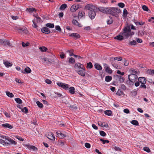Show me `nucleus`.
<instances>
[{"instance_id": "f257e3e1", "label": "nucleus", "mask_w": 154, "mask_h": 154, "mask_svg": "<svg viewBox=\"0 0 154 154\" xmlns=\"http://www.w3.org/2000/svg\"><path fill=\"white\" fill-rule=\"evenodd\" d=\"M109 8L108 14H110L113 16L117 17L118 15L117 14L120 13L121 11L119 9L114 7Z\"/></svg>"}, {"instance_id": "f03ea898", "label": "nucleus", "mask_w": 154, "mask_h": 154, "mask_svg": "<svg viewBox=\"0 0 154 154\" xmlns=\"http://www.w3.org/2000/svg\"><path fill=\"white\" fill-rule=\"evenodd\" d=\"M131 29L129 27H126L123 29V31L121 33L122 35L124 38H127L130 37V31Z\"/></svg>"}, {"instance_id": "7ed1b4c3", "label": "nucleus", "mask_w": 154, "mask_h": 154, "mask_svg": "<svg viewBox=\"0 0 154 154\" xmlns=\"http://www.w3.org/2000/svg\"><path fill=\"white\" fill-rule=\"evenodd\" d=\"M138 80L141 84L140 87L144 89H146V86L145 84L146 82V78L144 77H140L138 78Z\"/></svg>"}, {"instance_id": "20e7f679", "label": "nucleus", "mask_w": 154, "mask_h": 154, "mask_svg": "<svg viewBox=\"0 0 154 154\" xmlns=\"http://www.w3.org/2000/svg\"><path fill=\"white\" fill-rule=\"evenodd\" d=\"M85 9L89 10V11H92L94 10L97 11V8L91 4H88L86 5L85 7Z\"/></svg>"}, {"instance_id": "39448f33", "label": "nucleus", "mask_w": 154, "mask_h": 154, "mask_svg": "<svg viewBox=\"0 0 154 154\" xmlns=\"http://www.w3.org/2000/svg\"><path fill=\"white\" fill-rule=\"evenodd\" d=\"M137 78V75L133 73H131L128 76V78L130 81L133 84L136 81Z\"/></svg>"}, {"instance_id": "423d86ee", "label": "nucleus", "mask_w": 154, "mask_h": 154, "mask_svg": "<svg viewBox=\"0 0 154 154\" xmlns=\"http://www.w3.org/2000/svg\"><path fill=\"white\" fill-rule=\"evenodd\" d=\"M98 10L102 12L103 13L108 14L109 8H105L104 7H100L98 8H97V11Z\"/></svg>"}, {"instance_id": "0eeeda50", "label": "nucleus", "mask_w": 154, "mask_h": 154, "mask_svg": "<svg viewBox=\"0 0 154 154\" xmlns=\"http://www.w3.org/2000/svg\"><path fill=\"white\" fill-rule=\"evenodd\" d=\"M74 68L76 69H82L85 71V69L84 67L83 64H81L79 63H76L74 66Z\"/></svg>"}, {"instance_id": "6e6552de", "label": "nucleus", "mask_w": 154, "mask_h": 154, "mask_svg": "<svg viewBox=\"0 0 154 154\" xmlns=\"http://www.w3.org/2000/svg\"><path fill=\"white\" fill-rule=\"evenodd\" d=\"M81 7L79 5L74 4L71 6L70 8V11L72 12H75L77 10L80 8Z\"/></svg>"}, {"instance_id": "1a4fd4ad", "label": "nucleus", "mask_w": 154, "mask_h": 154, "mask_svg": "<svg viewBox=\"0 0 154 154\" xmlns=\"http://www.w3.org/2000/svg\"><path fill=\"white\" fill-rule=\"evenodd\" d=\"M0 44L2 45L11 46V43L10 42L5 39H0Z\"/></svg>"}, {"instance_id": "9d476101", "label": "nucleus", "mask_w": 154, "mask_h": 154, "mask_svg": "<svg viewBox=\"0 0 154 154\" xmlns=\"http://www.w3.org/2000/svg\"><path fill=\"white\" fill-rule=\"evenodd\" d=\"M104 68H105V70L106 72L109 73V74H111L112 72V71L111 69H110L109 66L106 63L104 64Z\"/></svg>"}, {"instance_id": "9b49d317", "label": "nucleus", "mask_w": 154, "mask_h": 154, "mask_svg": "<svg viewBox=\"0 0 154 154\" xmlns=\"http://www.w3.org/2000/svg\"><path fill=\"white\" fill-rule=\"evenodd\" d=\"M95 11L88 12L89 16L91 19H94L95 17L96 14Z\"/></svg>"}, {"instance_id": "f8f14e48", "label": "nucleus", "mask_w": 154, "mask_h": 154, "mask_svg": "<svg viewBox=\"0 0 154 154\" xmlns=\"http://www.w3.org/2000/svg\"><path fill=\"white\" fill-rule=\"evenodd\" d=\"M47 137L49 139L51 140H54L55 139V137L54 136V134L52 132L48 133V134L47 135Z\"/></svg>"}, {"instance_id": "ddd939ff", "label": "nucleus", "mask_w": 154, "mask_h": 154, "mask_svg": "<svg viewBox=\"0 0 154 154\" xmlns=\"http://www.w3.org/2000/svg\"><path fill=\"white\" fill-rule=\"evenodd\" d=\"M2 126L5 128L12 129L13 128V126L8 123L3 124Z\"/></svg>"}, {"instance_id": "4468645a", "label": "nucleus", "mask_w": 154, "mask_h": 154, "mask_svg": "<svg viewBox=\"0 0 154 154\" xmlns=\"http://www.w3.org/2000/svg\"><path fill=\"white\" fill-rule=\"evenodd\" d=\"M41 31L45 34H49L50 32V30L47 27H44L41 29Z\"/></svg>"}, {"instance_id": "2eb2a0df", "label": "nucleus", "mask_w": 154, "mask_h": 154, "mask_svg": "<svg viewBox=\"0 0 154 154\" xmlns=\"http://www.w3.org/2000/svg\"><path fill=\"white\" fill-rule=\"evenodd\" d=\"M7 140H3L0 139V143L5 146H9L10 145V143L7 142Z\"/></svg>"}, {"instance_id": "dca6fc26", "label": "nucleus", "mask_w": 154, "mask_h": 154, "mask_svg": "<svg viewBox=\"0 0 154 154\" xmlns=\"http://www.w3.org/2000/svg\"><path fill=\"white\" fill-rule=\"evenodd\" d=\"M21 71L22 73H31V70L29 67H27L25 69L24 71L22 70H21Z\"/></svg>"}, {"instance_id": "f3484780", "label": "nucleus", "mask_w": 154, "mask_h": 154, "mask_svg": "<svg viewBox=\"0 0 154 154\" xmlns=\"http://www.w3.org/2000/svg\"><path fill=\"white\" fill-rule=\"evenodd\" d=\"M69 35L71 37H74L75 38H78L80 37V35L77 33H72Z\"/></svg>"}, {"instance_id": "a211bd4d", "label": "nucleus", "mask_w": 154, "mask_h": 154, "mask_svg": "<svg viewBox=\"0 0 154 154\" xmlns=\"http://www.w3.org/2000/svg\"><path fill=\"white\" fill-rule=\"evenodd\" d=\"M25 145L29 149H32L33 150H35L37 149V148L35 146L29 144H26Z\"/></svg>"}, {"instance_id": "6ab92c4d", "label": "nucleus", "mask_w": 154, "mask_h": 154, "mask_svg": "<svg viewBox=\"0 0 154 154\" xmlns=\"http://www.w3.org/2000/svg\"><path fill=\"white\" fill-rule=\"evenodd\" d=\"M124 38V37L122 35H119L114 37V39H117L119 40H122Z\"/></svg>"}, {"instance_id": "aec40b11", "label": "nucleus", "mask_w": 154, "mask_h": 154, "mask_svg": "<svg viewBox=\"0 0 154 154\" xmlns=\"http://www.w3.org/2000/svg\"><path fill=\"white\" fill-rule=\"evenodd\" d=\"M57 135L58 136H60L61 137H64L66 136V134H63L60 131L56 132Z\"/></svg>"}, {"instance_id": "412c9836", "label": "nucleus", "mask_w": 154, "mask_h": 154, "mask_svg": "<svg viewBox=\"0 0 154 154\" xmlns=\"http://www.w3.org/2000/svg\"><path fill=\"white\" fill-rule=\"evenodd\" d=\"M4 63L6 67L11 66L13 65L12 63H10L8 61H4Z\"/></svg>"}, {"instance_id": "4be33fe9", "label": "nucleus", "mask_w": 154, "mask_h": 154, "mask_svg": "<svg viewBox=\"0 0 154 154\" xmlns=\"http://www.w3.org/2000/svg\"><path fill=\"white\" fill-rule=\"evenodd\" d=\"M94 66L95 68L99 70H100L102 69L101 66L98 63H95Z\"/></svg>"}, {"instance_id": "5701e85b", "label": "nucleus", "mask_w": 154, "mask_h": 154, "mask_svg": "<svg viewBox=\"0 0 154 154\" xmlns=\"http://www.w3.org/2000/svg\"><path fill=\"white\" fill-rule=\"evenodd\" d=\"M72 23L75 25L78 26L79 27L82 26L81 24H80L78 21L75 20H73L72 21Z\"/></svg>"}, {"instance_id": "b1692460", "label": "nucleus", "mask_w": 154, "mask_h": 154, "mask_svg": "<svg viewBox=\"0 0 154 154\" xmlns=\"http://www.w3.org/2000/svg\"><path fill=\"white\" fill-rule=\"evenodd\" d=\"M98 125L100 126L103 127L107 128L109 126L107 124H103L101 122H98Z\"/></svg>"}, {"instance_id": "393cba45", "label": "nucleus", "mask_w": 154, "mask_h": 154, "mask_svg": "<svg viewBox=\"0 0 154 154\" xmlns=\"http://www.w3.org/2000/svg\"><path fill=\"white\" fill-rule=\"evenodd\" d=\"M85 71L84 70H79L77 71L78 74L82 76H84L85 75Z\"/></svg>"}, {"instance_id": "a878e982", "label": "nucleus", "mask_w": 154, "mask_h": 154, "mask_svg": "<svg viewBox=\"0 0 154 154\" xmlns=\"http://www.w3.org/2000/svg\"><path fill=\"white\" fill-rule=\"evenodd\" d=\"M69 92L70 94H73L75 93V89L74 87H70L69 88Z\"/></svg>"}, {"instance_id": "bb28decb", "label": "nucleus", "mask_w": 154, "mask_h": 154, "mask_svg": "<svg viewBox=\"0 0 154 154\" xmlns=\"http://www.w3.org/2000/svg\"><path fill=\"white\" fill-rule=\"evenodd\" d=\"M7 140L12 144L16 145L17 144L16 142L14 140H13L10 138L9 137H8V139Z\"/></svg>"}, {"instance_id": "cd10ccee", "label": "nucleus", "mask_w": 154, "mask_h": 154, "mask_svg": "<svg viewBox=\"0 0 154 154\" xmlns=\"http://www.w3.org/2000/svg\"><path fill=\"white\" fill-rule=\"evenodd\" d=\"M67 7V5L66 4H63L62 5L60 8V10H63Z\"/></svg>"}, {"instance_id": "c85d7f7f", "label": "nucleus", "mask_w": 154, "mask_h": 154, "mask_svg": "<svg viewBox=\"0 0 154 154\" xmlns=\"http://www.w3.org/2000/svg\"><path fill=\"white\" fill-rule=\"evenodd\" d=\"M45 26L47 27H48L50 28H53L54 26V25L53 23H48L46 24Z\"/></svg>"}, {"instance_id": "c756f323", "label": "nucleus", "mask_w": 154, "mask_h": 154, "mask_svg": "<svg viewBox=\"0 0 154 154\" xmlns=\"http://www.w3.org/2000/svg\"><path fill=\"white\" fill-rule=\"evenodd\" d=\"M105 114L108 116H110L111 115L112 112L110 110H106L104 111Z\"/></svg>"}, {"instance_id": "7c9ffc66", "label": "nucleus", "mask_w": 154, "mask_h": 154, "mask_svg": "<svg viewBox=\"0 0 154 154\" xmlns=\"http://www.w3.org/2000/svg\"><path fill=\"white\" fill-rule=\"evenodd\" d=\"M6 95L8 97L12 98L14 97V94L11 93H10L9 91H6Z\"/></svg>"}, {"instance_id": "2f4dec72", "label": "nucleus", "mask_w": 154, "mask_h": 154, "mask_svg": "<svg viewBox=\"0 0 154 154\" xmlns=\"http://www.w3.org/2000/svg\"><path fill=\"white\" fill-rule=\"evenodd\" d=\"M112 77L110 76H106L105 77V81L107 82L110 81L112 79Z\"/></svg>"}, {"instance_id": "473e14b6", "label": "nucleus", "mask_w": 154, "mask_h": 154, "mask_svg": "<svg viewBox=\"0 0 154 154\" xmlns=\"http://www.w3.org/2000/svg\"><path fill=\"white\" fill-rule=\"evenodd\" d=\"M69 108L71 109H77V107L75 105H69L68 106Z\"/></svg>"}, {"instance_id": "72a5a7b5", "label": "nucleus", "mask_w": 154, "mask_h": 154, "mask_svg": "<svg viewBox=\"0 0 154 154\" xmlns=\"http://www.w3.org/2000/svg\"><path fill=\"white\" fill-rule=\"evenodd\" d=\"M15 100L18 103L21 104L22 103V100L19 98H17L15 99Z\"/></svg>"}, {"instance_id": "f704fd0d", "label": "nucleus", "mask_w": 154, "mask_h": 154, "mask_svg": "<svg viewBox=\"0 0 154 154\" xmlns=\"http://www.w3.org/2000/svg\"><path fill=\"white\" fill-rule=\"evenodd\" d=\"M36 103L38 107L40 108H42L43 106L42 104L39 101H38L36 102Z\"/></svg>"}, {"instance_id": "c9c22d12", "label": "nucleus", "mask_w": 154, "mask_h": 154, "mask_svg": "<svg viewBox=\"0 0 154 154\" xmlns=\"http://www.w3.org/2000/svg\"><path fill=\"white\" fill-rule=\"evenodd\" d=\"M137 44V42L135 40H133L130 42L128 45L133 46L136 45Z\"/></svg>"}, {"instance_id": "e433bc0d", "label": "nucleus", "mask_w": 154, "mask_h": 154, "mask_svg": "<svg viewBox=\"0 0 154 154\" xmlns=\"http://www.w3.org/2000/svg\"><path fill=\"white\" fill-rule=\"evenodd\" d=\"M69 86V85L64 83L62 88L66 90H67L68 89Z\"/></svg>"}, {"instance_id": "4c0bfd02", "label": "nucleus", "mask_w": 154, "mask_h": 154, "mask_svg": "<svg viewBox=\"0 0 154 154\" xmlns=\"http://www.w3.org/2000/svg\"><path fill=\"white\" fill-rule=\"evenodd\" d=\"M39 49L42 52H45L48 50V49L44 46L40 47L39 48Z\"/></svg>"}, {"instance_id": "58836bf2", "label": "nucleus", "mask_w": 154, "mask_h": 154, "mask_svg": "<svg viewBox=\"0 0 154 154\" xmlns=\"http://www.w3.org/2000/svg\"><path fill=\"white\" fill-rule=\"evenodd\" d=\"M87 68L91 69L93 66L92 63L91 62L87 63Z\"/></svg>"}, {"instance_id": "ea45409f", "label": "nucleus", "mask_w": 154, "mask_h": 154, "mask_svg": "<svg viewBox=\"0 0 154 154\" xmlns=\"http://www.w3.org/2000/svg\"><path fill=\"white\" fill-rule=\"evenodd\" d=\"M131 123L132 124L135 125H139L138 121L136 120H133L131 121Z\"/></svg>"}, {"instance_id": "a19ab883", "label": "nucleus", "mask_w": 154, "mask_h": 154, "mask_svg": "<svg viewBox=\"0 0 154 154\" xmlns=\"http://www.w3.org/2000/svg\"><path fill=\"white\" fill-rule=\"evenodd\" d=\"M27 10L29 12H31L33 11H36V9L33 8H28Z\"/></svg>"}, {"instance_id": "79ce46f5", "label": "nucleus", "mask_w": 154, "mask_h": 154, "mask_svg": "<svg viewBox=\"0 0 154 154\" xmlns=\"http://www.w3.org/2000/svg\"><path fill=\"white\" fill-rule=\"evenodd\" d=\"M73 49L68 50L67 51V52L69 53V55L70 56H72L74 55V54L73 53Z\"/></svg>"}, {"instance_id": "37998d69", "label": "nucleus", "mask_w": 154, "mask_h": 154, "mask_svg": "<svg viewBox=\"0 0 154 154\" xmlns=\"http://www.w3.org/2000/svg\"><path fill=\"white\" fill-rule=\"evenodd\" d=\"M69 62L72 64H73L75 62V59L72 57H70L69 59Z\"/></svg>"}, {"instance_id": "c03bdc74", "label": "nucleus", "mask_w": 154, "mask_h": 154, "mask_svg": "<svg viewBox=\"0 0 154 154\" xmlns=\"http://www.w3.org/2000/svg\"><path fill=\"white\" fill-rule=\"evenodd\" d=\"M143 150L147 152H150V150L149 148L147 147H144L143 148Z\"/></svg>"}, {"instance_id": "a18cd8bd", "label": "nucleus", "mask_w": 154, "mask_h": 154, "mask_svg": "<svg viewBox=\"0 0 154 154\" xmlns=\"http://www.w3.org/2000/svg\"><path fill=\"white\" fill-rule=\"evenodd\" d=\"M3 113L7 118H10L11 117V115L9 113H8L5 111H4Z\"/></svg>"}, {"instance_id": "49530a36", "label": "nucleus", "mask_w": 154, "mask_h": 154, "mask_svg": "<svg viewBox=\"0 0 154 154\" xmlns=\"http://www.w3.org/2000/svg\"><path fill=\"white\" fill-rule=\"evenodd\" d=\"M142 8L144 11H148L149 10L148 7L145 5H143L142 7Z\"/></svg>"}, {"instance_id": "de8ad7c7", "label": "nucleus", "mask_w": 154, "mask_h": 154, "mask_svg": "<svg viewBox=\"0 0 154 154\" xmlns=\"http://www.w3.org/2000/svg\"><path fill=\"white\" fill-rule=\"evenodd\" d=\"M123 93L120 89H119L116 92V94L118 96H121Z\"/></svg>"}, {"instance_id": "09e8293b", "label": "nucleus", "mask_w": 154, "mask_h": 154, "mask_svg": "<svg viewBox=\"0 0 154 154\" xmlns=\"http://www.w3.org/2000/svg\"><path fill=\"white\" fill-rule=\"evenodd\" d=\"M100 134L101 136L103 137L106 136V133L104 131H100Z\"/></svg>"}, {"instance_id": "8fccbe9b", "label": "nucleus", "mask_w": 154, "mask_h": 154, "mask_svg": "<svg viewBox=\"0 0 154 154\" xmlns=\"http://www.w3.org/2000/svg\"><path fill=\"white\" fill-rule=\"evenodd\" d=\"M100 140L102 142L103 144H105L106 143H109V141L107 140H103L102 138L100 139Z\"/></svg>"}, {"instance_id": "3c124183", "label": "nucleus", "mask_w": 154, "mask_h": 154, "mask_svg": "<svg viewBox=\"0 0 154 154\" xmlns=\"http://www.w3.org/2000/svg\"><path fill=\"white\" fill-rule=\"evenodd\" d=\"M130 71L131 73H133L135 74L138 73L137 71L134 69H130Z\"/></svg>"}, {"instance_id": "603ef678", "label": "nucleus", "mask_w": 154, "mask_h": 154, "mask_svg": "<svg viewBox=\"0 0 154 154\" xmlns=\"http://www.w3.org/2000/svg\"><path fill=\"white\" fill-rule=\"evenodd\" d=\"M29 43L28 42H27L25 44L24 42H23L22 43V46L24 47H25L26 46H28L29 45Z\"/></svg>"}, {"instance_id": "864d4df0", "label": "nucleus", "mask_w": 154, "mask_h": 154, "mask_svg": "<svg viewBox=\"0 0 154 154\" xmlns=\"http://www.w3.org/2000/svg\"><path fill=\"white\" fill-rule=\"evenodd\" d=\"M147 72L151 75L154 74V69L148 70Z\"/></svg>"}, {"instance_id": "5fc2aeb1", "label": "nucleus", "mask_w": 154, "mask_h": 154, "mask_svg": "<svg viewBox=\"0 0 154 154\" xmlns=\"http://www.w3.org/2000/svg\"><path fill=\"white\" fill-rule=\"evenodd\" d=\"M114 59L115 60H117L119 61H121L122 60V58L121 57H114Z\"/></svg>"}, {"instance_id": "6e6d98bb", "label": "nucleus", "mask_w": 154, "mask_h": 154, "mask_svg": "<svg viewBox=\"0 0 154 154\" xmlns=\"http://www.w3.org/2000/svg\"><path fill=\"white\" fill-rule=\"evenodd\" d=\"M55 28L56 30L59 32H61V29L60 27L58 25L55 26Z\"/></svg>"}, {"instance_id": "4d7b16f0", "label": "nucleus", "mask_w": 154, "mask_h": 154, "mask_svg": "<svg viewBox=\"0 0 154 154\" xmlns=\"http://www.w3.org/2000/svg\"><path fill=\"white\" fill-rule=\"evenodd\" d=\"M118 5L119 7L122 8H124L125 6V4L123 3H122V2L119 3L118 4Z\"/></svg>"}, {"instance_id": "13d9d810", "label": "nucleus", "mask_w": 154, "mask_h": 154, "mask_svg": "<svg viewBox=\"0 0 154 154\" xmlns=\"http://www.w3.org/2000/svg\"><path fill=\"white\" fill-rule=\"evenodd\" d=\"M57 84L59 86L62 88L64 83H63L61 82H58L57 83Z\"/></svg>"}, {"instance_id": "bf43d9fd", "label": "nucleus", "mask_w": 154, "mask_h": 154, "mask_svg": "<svg viewBox=\"0 0 154 154\" xmlns=\"http://www.w3.org/2000/svg\"><path fill=\"white\" fill-rule=\"evenodd\" d=\"M22 111L23 112H25V113H26L28 112V109L26 107H25L22 109Z\"/></svg>"}, {"instance_id": "052dcab7", "label": "nucleus", "mask_w": 154, "mask_h": 154, "mask_svg": "<svg viewBox=\"0 0 154 154\" xmlns=\"http://www.w3.org/2000/svg\"><path fill=\"white\" fill-rule=\"evenodd\" d=\"M128 12L126 9H124L123 10V15L125 16H127L128 14Z\"/></svg>"}, {"instance_id": "680f3d73", "label": "nucleus", "mask_w": 154, "mask_h": 154, "mask_svg": "<svg viewBox=\"0 0 154 154\" xmlns=\"http://www.w3.org/2000/svg\"><path fill=\"white\" fill-rule=\"evenodd\" d=\"M113 148L116 151H120L121 150V149L119 147L115 146L113 147Z\"/></svg>"}, {"instance_id": "e2e57ef3", "label": "nucleus", "mask_w": 154, "mask_h": 154, "mask_svg": "<svg viewBox=\"0 0 154 154\" xmlns=\"http://www.w3.org/2000/svg\"><path fill=\"white\" fill-rule=\"evenodd\" d=\"M85 147L88 148H89L91 147L90 144L88 143H85Z\"/></svg>"}, {"instance_id": "0e129e2a", "label": "nucleus", "mask_w": 154, "mask_h": 154, "mask_svg": "<svg viewBox=\"0 0 154 154\" xmlns=\"http://www.w3.org/2000/svg\"><path fill=\"white\" fill-rule=\"evenodd\" d=\"M129 63V62L128 60L125 59L124 62V64L125 66H127L128 65Z\"/></svg>"}, {"instance_id": "69168bd1", "label": "nucleus", "mask_w": 154, "mask_h": 154, "mask_svg": "<svg viewBox=\"0 0 154 154\" xmlns=\"http://www.w3.org/2000/svg\"><path fill=\"white\" fill-rule=\"evenodd\" d=\"M15 80L18 83L21 84L23 83V82L22 81H21L20 80L16 78L15 79Z\"/></svg>"}, {"instance_id": "338daca9", "label": "nucleus", "mask_w": 154, "mask_h": 154, "mask_svg": "<svg viewBox=\"0 0 154 154\" xmlns=\"http://www.w3.org/2000/svg\"><path fill=\"white\" fill-rule=\"evenodd\" d=\"M65 55L63 52H61L60 55V58L62 59H63L64 58Z\"/></svg>"}, {"instance_id": "774afa93", "label": "nucleus", "mask_w": 154, "mask_h": 154, "mask_svg": "<svg viewBox=\"0 0 154 154\" xmlns=\"http://www.w3.org/2000/svg\"><path fill=\"white\" fill-rule=\"evenodd\" d=\"M45 82L47 84H50L52 82L49 79H46L45 80Z\"/></svg>"}]
</instances>
